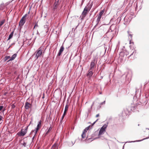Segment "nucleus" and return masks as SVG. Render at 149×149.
Listing matches in <instances>:
<instances>
[{"instance_id":"a18cd8bd","label":"nucleus","mask_w":149,"mask_h":149,"mask_svg":"<svg viewBox=\"0 0 149 149\" xmlns=\"http://www.w3.org/2000/svg\"><path fill=\"white\" fill-rule=\"evenodd\" d=\"M72 146L74 144V143H73L72 141Z\"/></svg>"},{"instance_id":"c85d7f7f","label":"nucleus","mask_w":149,"mask_h":149,"mask_svg":"<svg viewBox=\"0 0 149 149\" xmlns=\"http://www.w3.org/2000/svg\"><path fill=\"white\" fill-rule=\"evenodd\" d=\"M100 20H99L97 19V21H96V22H97V24H96V25L94 27H95L98 24L99 22H100Z\"/></svg>"},{"instance_id":"de8ad7c7","label":"nucleus","mask_w":149,"mask_h":149,"mask_svg":"<svg viewBox=\"0 0 149 149\" xmlns=\"http://www.w3.org/2000/svg\"><path fill=\"white\" fill-rule=\"evenodd\" d=\"M137 3L136 4V8H137Z\"/></svg>"},{"instance_id":"3c124183","label":"nucleus","mask_w":149,"mask_h":149,"mask_svg":"<svg viewBox=\"0 0 149 149\" xmlns=\"http://www.w3.org/2000/svg\"><path fill=\"white\" fill-rule=\"evenodd\" d=\"M98 120V119H97L95 121H96V122Z\"/></svg>"},{"instance_id":"69168bd1","label":"nucleus","mask_w":149,"mask_h":149,"mask_svg":"<svg viewBox=\"0 0 149 149\" xmlns=\"http://www.w3.org/2000/svg\"><path fill=\"white\" fill-rule=\"evenodd\" d=\"M1 88H0V90H1Z\"/></svg>"},{"instance_id":"f704fd0d","label":"nucleus","mask_w":149,"mask_h":149,"mask_svg":"<svg viewBox=\"0 0 149 149\" xmlns=\"http://www.w3.org/2000/svg\"><path fill=\"white\" fill-rule=\"evenodd\" d=\"M3 108V106H0V111H1L2 109Z\"/></svg>"},{"instance_id":"2eb2a0df","label":"nucleus","mask_w":149,"mask_h":149,"mask_svg":"<svg viewBox=\"0 0 149 149\" xmlns=\"http://www.w3.org/2000/svg\"><path fill=\"white\" fill-rule=\"evenodd\" d=\"M22 130L23 129H22L20 133L18 132L17 133V134L19 136H23L26 134V133L24 132V131Z\"/></svg>"},{"instance_id":"4468645a","label":"nucleus","mask_w":149,"mask_h":149,"mask_svg":"<svg viewBox=\"0 0 149 149\" xmlns=\"http://www.w3.org/2000/svg\"><path fill=\"white\" fill-rule=\"evenodd\" d=\"M41 120H40L38 122V125H37L36 128L34 130H36L37 132H38L39 128L41 126Z\"/></svg>"},{"instance_id":"37998d69","label":"nucleus","mask_w":149,"mask_h":149,"mask_svg":"<svg viewBox=\"0 0 149 149\" xmlns=\"http://www.w3.org/2000/svg\"><path fill=\"white\" fill-rule=\"evenodd\" d=\"M1 118H2V117L1 116H0V121L1 120Z\"/></svg>"},{"instance_id":"8fccbe9b","label":"nucleus","mask_w":149,"mask_h":149,"mask_svg":"<svg viewBox=\"0 0 149 149\" xmlns=\"http://www.w3.org/2000/svg\"><path fill=\"white\" fill-rule=\"evenodd\" d=\"M108 32H107L106 33V36H107V34H108Z\"/></svg>"},{"instance_id":"6ab92c4d","label":"nucleus","mask_w":149,"mask_h":149,"mask_svg":"<svg viewBox=\"0 0 149 149\" xmlns=\"http://www.w3.org/2000/svg\"><path fill=\"white\" fill-rule=\"evenodd\" d=\"M104 10H102L101 11H100V12L99 13V14L98 16L101 17V16H102V15L104 13Z\"/></svg>"},{"instance_id":"79ce46f5","label":"nucleus","mask_w":149,"mask_h":149,"mask_svg":"<svg viewBox=\"0 0 149 149\" xmlns=\"http://www.w3.org/2000/svg\"><path fill=\"white\" fill-rule=\"evenodd\" d=\"M96 123V121H95L92 124V125H93Z\"/></svg>"},{"instance_id":"72a5a7b5","label":"nucleus","mask_w":149,"mask_h":149,"mask_svg":"<svg viewBox=\"0 0 149 149\" xmlns=\"http://www.w3.org/2000/svg\"><path fill=\"white\" fill-rule=\"evenodd\" d=\"M105 101H104L103 102H102L100 103V105H102L103 104H105Z\"/></svg>"},{"instance_id":"dca6fc26","label":"nucleus","mask_w":149,"mask_h":149,"mask_svg":"<svg viewBox=\"0 0 149 149\" xmlns=\"http://www.w3.org/2000/svg\"><path fill=\"white\" fill-rule=\"evenodd\" d=\"M37 132H38L36 131V130H34L33 131H32L30 133V134H31V135H32V134H34V136H33V137H34V138H35L36 136Z\"/></svg>"},{"instance_id":"9d476101","label":"nucleus","mask_w":149,"mask_h":149,"mask_svg":"<svg viewBox=\"0 0 149 149\" xmlns=\"http://www.w3.org/2000/svg\"><path fill=\"white\" fill-rule=\"evenodd\" d=\"M64 50V47L63 45H62L60 48L58 53L57 56H60Z\"/></svg>"},{"instance_id":"e433bc0d","label":"nucleus","mask_w":149,"mask_h":149,"mask_svg":"<svg viewBox=\"0 0 149 149\" xmlns=\"http://www.w3.org/2000/svg\"><path fill=\"white\" fill-rule=\"evenodd\" d=\"M128 17V15H127L124 18V20H125L126 19H127V18Z\"/></svg>"},{"instance_id":"a878e982","label":"nucleus","mask_w":149,"mask_h":149,"mask_svg":"<svg viewBox=\"0 0 149 149\" xmlns=\"http://www.w3.org/2000/svg\"><path fill=\"white\" fill-rule=\"evenodd\" d=\"M66 112H64L63 115V116H62V117L61 118V120H63V118H64L65 116V115L66 114Z\"/></svg>"},{"instance_id":"09e8293b","label":"nucleus","mask_w":149,"mask_h":149,"mask_svg":"<svg viewBox=\"0 0 149 149\" xmlns=\"http://www.w3.org/2000/svg\"><path fill=\"white\" fill-rule=\"evenodd\" d=\"M128 74H126V76H126V77H128Z\"/></svg>"},{"instance_id":"0eeeda50","label":"nucleus","mask_w":149,"mask_h":149,"mask_svg":"<svg viewBox=\"0 0 149 149\" xmlns=\"http://www.w3.org/2000/svg\"><path fill=\"white\" fill-rule=\"evenodd\" d=\"M59 0H55V2L54 4L53 8L52 10L53 11H55L57 9L58 6L59 4Z\"/></svg>"},{"instance_id":"ea45409f","label":"nucleus","mask_w":149,"mask_h":149,"mask_svg":"<svg viewBox=\"0 0 149 149\" xmlns=\"http://www.w3.org/2000/svg\"><path fill=\"white\" fill-rule=\"evenodd\" d=\"M99 116V114H98L96 115V117H98Z\"/></svg>"},{"instance_id":"c03bdc74","label":"nucleus","mask_w":149,"mask_h":149,"mask_svg":"<svg viewBox=\"0 0 149 149\" xmlns=\"http://www.w3.org/2000/svg\"><path fill=\"white\" fill-rule=\"evenodd\" d=\"M34 138H34V137H33V138H32V141H33L34 139Z\"/></svg>"},{"instance_id":"b1692460","label":"nucleus","mask_w":149,"mask_h":149,"mask_svg":"<svg viewBox=\"0 0 149 149\" xmlns=\"http://www.w3.org/2000/svg\"><path fill=\"white\" fill-rule=\"evenodd\" d=\"M127 33L128 34L129 36H130V38H132V34H131V33H132V32H130L129 31H128Z\"/></svg>"},{"instance_id":"aec40b11","label":"nucleus","mask_w":149,"mask_h":149,"mask_svg":"<svg viewBox=\"0 0 149 149\" xmlns=\"http://www.w3.org/2000/svg\"><path fill=\"white\" fill-rule=\"evenodd\" d=\"M5 21V20L3 19L1 21H0V27L4 24Z\"/></svg>"},{"instance_id":"2f4dec72","label":"nucleus","mask_w":149,"mask_h":149,"mask_svg":"<svg viewBox=\"0 0 149 149\" xmlns=\"http://www.w3.org/2000/svg\"><path fill=\"white\" fill-rule=\"evenodd\" d=\"M23 146L24 147H25L26 146V143L24 141V142L22 144V143Z\"/></svg>"},{"instance_id":"58836bf2","label":"nucleus","mask_w":149,"mask_h":149,"mask_svg":"<svg viewBox=\"0 0 149 149\" xmlns=\"http://www.w3.org/2000/svg\"><path fill=\"white\" fill-rule=\"evenodd\" d=\"M37 34H38L39 35H40L38 31V30H37Z\"/></svg>"},{"instance_id":"1a4fd4ad","label":"nucleus","mask_w":149,"mask_h":149,"mask_svg":"<svg viewBox=\"0 0 149 149\" xmlns=\"http://www.w3.org/2000/svg\"><path fill=\"white\" fill-rule=\"evenodd\" d=\"M90 128V126L86 127L85 129L83 130V133L81 135L82 138L84 139L85 137L86 134L85 133L87 132V131Z\"/></svg>"},{"instance_id":"f03ea898","label":"nucleus","mask_w":149,"mask_h":149,"mask_svg":"<svg viewBox=\"0 0 149 149\" xmlns=\"http://www.w3.org/2000/svg\"><path fill=\"white\" fill-rule=\"evenodd\" d=\"M138 106H134L131 108V109L129 108H126L124 110V112L126 116H129L130 114V110H131L133 111H135L136 109L137 108Z\"/></svg>"},{"instance_id":"c9c22d12","label":"nucleus","mask_w":149,"mask_h":149,"mask_svg":"<svg viewBox=\"0 0 149 149\" xmlns=\"http://www.w3.org/2000/svg\"><path fill=\"white\" fill-rule=\"evenodd\" d=\"M101 18V17L98 16L97 19L100 21Z\"/></svg>"},{"instance_id":"5701e85b","label":"nucleus","mask_w":149,"mask_h":149,"mask_svg":"<svg viewBox=\"0 0 149 149\" xmlns=\"http://www.w3.org/2000/svg\"><path fill=\"white\" fill-rule=\"evenodd\" d=\"M10 58V57L9 56H6L4 59V60L5 61H7L9 58Z\"/></svg>"},{"instance_id":"39448f33","label":"nucleus","mask_w":149,"mask_h":149,"mask_svg":"<svg viewBox=\"0 0 149 149\" xmlns=\"http://www.w3.org/2000/svg\"><path fill=\"white\" fill-rule=\"evenodd\" d=\"M43 47L42 46L40 47L36 52V59H37L39 57H40L41 56L42 53V49Z\"/></svg>"},{"instance_id":"bf43d9fd","label":"nucleus","mask_w":149,"mask_h":149,"mask_svg":"<svg viewBox=\"0 0 149 149\" xmlns=\"http://www.w3.org/2000/svg\"><path fill=\"white\" fill-rule=\"evenodd\" d=\"M123 54V52L121 53V54Z\"/></svg>"},{"instance_id":"6e6d98bb","label":"nucleus","mask_w":149,"mask_h":149,"mask_svg":"<svg viewBox=\"0 0 149 149\" xmlns=\"http://www.w3.org/2000/svg\"><path fill=\"white\" fill-rule=\"evenodd\" d=\"M6 94V93H5V94H4L5 95H6V94Z\"/></svg>"},{"instance_id":"7c9ffc66","label":"nucleus","mask_w":149,"mask_h":149,"mask_svg":"<svg viewBox=\"0 0 149 149\" xmlns=\"http://www.w3.org/2000/svg\"><path fill=\"white\" fill-rule=\"evenodd\" d=\"M30 125V124L28 125L26 127V128L24 130V132L26 133H26L27 132V128H28V127L29 126V125Z\"/></svg>"},{"instance_id":"4be33fe9","label":"nucleus","mask_w":149,"mask_h":149,"mask_svg":"<svg viewBox=\"0 0 149 149\" xmlns=\"http://www.w3.org/2000/svg\"><path fill=\"white\" fill-rule=\"evenodd\" d=\"M52 127L51 126H50L49 129H47V130L46 133V135L47 134H48L52 129Z\"/></svg>"},{"instance_id":"cd10ccee","label":"nucleus","mask_w":149,"mask_h":149,"mask_svg":"<svg viewBox=\"0 0 149 149\" xmlns=\"http://www.w3.org/2000/svg\"><path fill=\"white\" fill-rule=\"evenodd\" d=\"M100 20H99L97 19V21H96V22H97V24H96V25L94 27H95L98 24L99 22H100Z\"/></svg>"},{"instance_id":"13d9d810","label":"nucleus","mask_w":149,"mask_h":149,"mask_svg":"<svg viewBox=\"0 0 149 149\" xmlns=\"http://www.w3.org/2000/svg\"><path fill=\"white\" fill-rule=\"evenodd\" d=\"M19 78V77L18 76L17 78V79Z\"/></svg>"},{"instance_id":"864d4df0","label":"nucleus","mask_w":149,"mask_h":149,"mask_svg":"<svg viewBox=\"0 0 149 149\" xmlns=\"http://www.w3.org/2000/svg\"><path fill=\"white\" fill-rule=\"evenodd\" d=\"M83 1H83V0H82V3H83Z\"/></svg>"},{"instance_id":"052dcab7","label":"nucleus","mask_w":149,"mask_h":149,"mask_svg":"<svg viewBox=\"0 0 149 149\" xmlns=\"http://www.w3.org/2000/svg\"><path fill=\"white\" fill-rule=\"evenodd\" d=\"M31 123V122H30V123Z\"/></svg>"},{"instance_id":"c756f323","label":"nucleus","mask_w":149,"mask_h":149,"mask_svg":"<svg viewBox=\"0 0 149 149\" xmlns=\"http://www.w3.org/2000/svg\"><path fill=\"white\" fill-rule=\"evenodd\" d=\"M124 54L123 55V56H124L125 55L126 56H127V55H128V53L127 51H125V52L124 53Z\"/></svg>"},{"instance_id":"473e14b6","label":"nucleus","mask_w":149,"mask_h":149,"mask_svg":"<svg viewBox=\"0 0 149 149\" xmlns=\"http://www.w3.org/2000/svg\"><path fill=\"white\" fill-rule=\"evenodd\" d=\"M15 106L14 104H12V105H11V108L12 109H14L15 108Z\"/></svg>"},{"instance_id":"f8f14e48","label":"nucleus","mask_w":149,"mask_h":149,"mask_svg":"<svg viewBox=\"0 0 149 149\" xmlns=\"http://www.w3.org/2000/svg\"><path fill=\"white\" fill-rule=\"evenodd\" d=\"M31 105L30 103L27 102H26L25 104V108L26 109H28L30 107V106Z\"/></svg>"},{"instance_id":"4c0bfd02","label":"nucleus","mask_w":149,"mask_h":149,"mask_svg":"<svg viewBox=\"0 0 149 149\" xmlns=\"http://www.w3.org/2000/svg\"><path fill=\"white\" fill-rule=\"evenodd\" d=\"M36 27H38V23L37 22L36 23L35 25V26H34Z\"/></svg>"},{"instance_id":"4d7b16f0","label":"nucleus","mask_w":149,"mask_h":149,"mask_svg":"<svg viewBox=\"0 0 149 149\" xmlns=\"http://www.w3.org/2000/svg\"><path fill=\"white\" fill-rule=\"evenodd\" d=\"M129 21H130V19L129 18Z\"/></svg>"},{"instance_id":"f3484780","label":"nucleus","mask_w":149,"mask_h":149,"mask_svg":"<svg viewBox=\"0 0 149 149\" xmlns=\"http://www.w3.org/2000/svg\"><path fill=\"white\" fill-rule=\"evenodd\" d=\"M17 56V54H16L15 53L13 55H12L11 58L8 61L14 60L16 57Z\"/></svg>"},{"instance_id":"7ed1b4c3","label":"nucleus","mask_w":149,"mask_h":149,"mask_svg":"<svg viewBox=\"0 0 149 149\" xmlns=\"http://www.w3.org/2000/svg\"><path fill=\"white\" fill-rule=\"evenodd\" d=\"M29 11L27 14H26L21 18V19L19 22V25L20 26H22L24 25L26 22V17H27V15L30 13Z\"/></svg>"},{"instance_id":"0e129e2a","label":"nucleus","mask_w":149,"mask_h":149,"mask_svg":"<svg viewBox=\"0 0 149 149\" xmlns=\"http://www.w3.org/2000/svg\"><path fill=\"white\" fill-rule=\"evenodd\" d=\"M148 130H149V128L148 129Z\"/></svg>"},{"instance_id":"f257e3e1","label":"nucleus","mask_w":149,"mask_h":149,"mask_svg":"<svg viewBox=\"0 0 149 149\" xmlns=\"http://www.w3.org/2000/svg\"><path fill=\"white\" fill-rule=\"evenodd\" d=\"M93 4L92 3L87 5V6H85L83 11L82 13L81 17V19H84L85 17L86 16L88 12L91 8H92Z\"/></svg>"},{"instance_id":"a19ab883","label":"nucleus","mask_w":149,"mask_h":149,"mask_svg":"<svg viewBox=\"0 0 149 149\" xmlns=\"http://www.w3.org/2000/svg\"><path fill=\"white\" fill-rule=\"evenodd\" d=\"M45 94H43V96L42 97V98H44V97H44Z\"/></svg>"},{"instance_id":"ddd939ff","label":"nucleus","mask_w":149,"mask_h":149,"mask_svg":"<svg viewBox=\"0 0 149 149\" xmlns=\"http://www.w3.org/2000/svg\"><path fill=\"white\" fill-rule=\"evenodd\" d=\"M141 87L140 86L137 87L136 88L135 93H141Z\"/></svg>"},{"instance_id":"9b49d317","label":"nucleus","mask_w":149,"mask_h":149,"mask_svg":"<svg viewBox=\"0 0 149 149\" xmlns=\"http://www.w3.org/2000/svg\"><path fill=\"white\" fill-rule=\"evenodd\" d=\"M93 70H90L89 69L88 71V73L87 74V75L89 77H91L93 75Z\"/></svg>"},{"instance_id":"bb28decb","label":"nucleus","mask_w":149,"mask_h":149,"mask_svg":"<svg viewBox=\"0 0 149 149\" xmlns=\"http://www.w3.org/2000/svg\"><path fill=\"white\" fill-rule=\"evenodd\" d=\"M136 53V52L135 50H134L133 52L131 54V55H130V56H131L132 55H133V54L134 55Z\"/></svg>"},{"instance_id":"412c9836","label":"nucleus","mask_w":149,"mask_h":149,"mask_svg":"<svg viewBox=\"0 0 149 149\" xmlns=\"http://www.w3.org/2000/svg\"><path fill=\"white\" fill-rule=\"evenodd\" d=\"M68 107H69V105L67 104H66V105H65V106L64 112H66V111H67L68 110Z\"/></svg>"},{"instance_id":"49530a36","label":"nucleus","mask_w":149,"mask_h":149,"mask_svg":"<svg viewBox=\"0 0 149 149\" xmlns=\"http://www.w3.org/2000/svg\"><path fill=\"white\" fill-rule=\"evenodd\" d=\"M56 146L55 145V144H54V145H53V146H52V147H54H54H56Z\"/></svg>"},{"instance_id":"603ef678","label":"nucleus","mask_w":149,"mask_h":149,"mask_svg":"<svg viewBox=\"0 0 149 149\" xmlns=\"http://www.w3.org/2000/svg\"><path fill=\"white\" fill-rule=\"evenodd\" d=\"M94 103V102H93V104H92V106L93 105V104Z\"/></svg>"},{"instance_id":"393cba45","label":"nucleus","mask_w":149,"mask_h":149,"mask_svg":"<svg viewBox=\"0 0 149 149\" xmlns=\"http://www.w3.org/2000/svg\"><path fill=\"white\" fill-rule=\"evenodd\" d=\"M147 138H144V139H143L142 140H138V141H131V142H137V141H138V142H139V141H142L144 140H145V139H147Z\"/></svg>"},{"instance_id":"423d86ee","label":"nucleus","mask_w":149,"mask_h":149,"mask_svg":"<svg viewBox=\"0 0 149 149\" xmlns=\"http://www.w3.org/2000/svg\"><path fill=\"white\" fill-rule=\"evenodd\" d=\"M107 127V125L104 124L101 128L99 133V135L102 134L105 131V130Z\"/></svg>"},{"instance_id":"6e6552de","label":"nucleus","mask_w":149,"mask_h":149,"mask_svg":"<svg viewBox=\"0 0 149 149\" xmlns=\"http://www.w3.org/2000/svg\"><path fill=\"white\" fill-rule=\"evenodd\" d=\"M95 59H94L91 61L90 65V68L89 69L92 70H93L94 67L96 65V64L95 63Z\"/></svg>"},{"instance_id":"5fc2aeb1","label":"nucleus","mask_w":149,"mask_h":149,"mask_svg":"<svg viewBox=\"0 0 149 149\" xmlns=\"http://www.w3.org/2000/svg\"><path fill=\"white\" fill-rule=\"evenodd\" d=\"M35 27H36L34 26V27L33 29H35Z\"/></svg>"},{"instance_id":"20e7f679","label":"nucleus","mask_w":149,"mask_h":149,"mask_svg":"<svg viewBox=\"0 0 149 149\" xmlns=\"http://www.w3.org/2000/svg\"><path fill=\"white\" fill-rule=\"evenodd\" d=\"M141 97V94H135L133 97L134 100L135 101H137L138 100H139L141 104H143L144 105V104L140 100Z\"/></svg>"},{"instance_id":"a211bd4d","label":"nucleus","mask_w":149,"mask_h":149,"mask_svg":"<svg viewBox=\"0 0 149 149\" xmlns=\"http://www.w3.org/2000/svg\"><path fill=\"white\" fill-rule=\"evenodd\" d=\"M13 33H14V31H13L12 32H11V33H10V34L9 35L8 38V40H10V39H11V38H12L13 36Z\"/></svg>"},{"instance_id":"680f3d73","label":"nucleus","mask_w":149,"mask_h":149,"mask_svg":"<svg viewBox=\"0 0 149 149\" xmlns=\"http://www.w3.org/2000/svg\"><path fill=\"white\" fill-rule=\"evenodd\" d=\"M71 94V93H70V96Z\"/></svg>"},{"instance_id":"e2e57ef3","label":"nucleus","mask_w":149,"mask_h":149,"mask_svg":"<svg viewBox=\"0 0 149 149\" xmlns=\"http://www.w3.org/2000/svg\"><path fill=\"white\" fill-rule=\"evenodd\" d=\"M5 111V110H3V111Z\"/></svg>"}]
</instances>
